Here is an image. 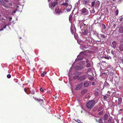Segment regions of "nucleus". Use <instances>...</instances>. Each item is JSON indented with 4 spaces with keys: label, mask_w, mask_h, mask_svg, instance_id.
<instances>
[{
    "label": "nucleus",
    "mask_w": 123,
    "mask_h": 123,
    "mask_svg": "<svg viewBox=\"0 0 123 123\" xmlns=\"http://www.w3.org/2000/svg\"><path fill=\"white\" fill-rule=\"evenodd\" d=\"M95 102L94 100H91L88 102L86 104V106L88 109L92 108L95 105Z\"/></svg>",
    "instance_id": "obj_1"
},
{
    "label": "nucleus",
    "mask_w": 123,
    "mask_h": 123,
    "mask_svg": "<svg viewBox=\"0 0 123 123\" xmlns=\"http://www.w3.org/2000/svg\"><path fill=\"white\" fill-rule=\"evenodd\" d=\"M59 4L60 5L67 6L68 4V0H58Z\"/></svg>",
    "instance_id": "obj_2"
},
{
    "label": "nucleus",
    "mask_w": 123,
    "mask_h": 123,
    "mask_svg": "<svg viewBox=\"0 0 123 123\" xmlns=\"http://www.w3.org/2000/svg\"><path fill=\"white\" fill-rule=\"evenodd\" d=\"M58 0H57L54 2H52L51 3H50L49 4V7L51 9H53L55 5L57 4L58 2Z\"/></svg>",
    "instance_id": "obj_3"
},
{
    "label": "nucleus",
    "mask_w": 123,
    "mask_h": 123,
    "mask_svg": "<svg viewBox=\"0 0 123 123\" xmlns=\"http://www.w3.org/2000/svg\"><path fill=\"white\" fill-rule=\"evenodd\" d=\"M108 116L106 114H105L104 116V117L100 118V123H103L108 119Z\"/></svg>",
    "instance_id": "obj_4"
},
{
    "label": "nucleus",
    "mask_w": 123,
    "mask_h": 123,
    "mask_svg": "<svg viewBox=\"0 0 123 123\" xmlns=\"http://www.w3.org/2000/svg\"><path fill=\"white\" fill-rule=\"evenodd\" d=\"M81 13L83 15H86L89 13L88 10L85 8H82L80 11Z\"/></svg>",
    "instance_id": "obj_5"
},
{
    "label": "nucleus",
    "mask_w": 123,
    "mask_h": 123,
    "mask_svg": "<svg viewBox=\"0 0 123 123\" xmlns=\"http://www.w3.org/2000/svg\"><path fill=\"white\" fill-rule=\"evenodd\" d=\"M101 27V32L104 33H105L106 28L105 24H102L100 26Z\"/></svg>",
    "instance_id": "obj_6"
},
{
    "label": "nucleus",
    "mask_w": 123,
    "mask_h": 123,
    "mask_svg": "<svg viewBox=\"0 0 123 123\" xmlns=\"http://www.w3.org/2000/svg\"><path fill=\"white\" fill-rule=\"evenodd\" d=\"M83 84V82H81L79 84H78L76 86L75 88L76 90H80L82 87Z\"/></svg>",
    "instance_id": "obj_7"
},
{
    "label": "nucleus",
    "mask_w": 123,
    "mask_h": 123,
    "mask_svg": "<svg viewBox=\"0 0 123 123\" xmlns=\"http://www.w3.org/2000/svg\"><path fill=\"white\" fill-rule=\"evenodd\" d=\"M86 75H84L80 77H79V78L78 79V80H84L86 79Z\"/></svg>",
    "instance_id": "obj_8"
},
{
    "label": "nucleus",
    "mask_w": 123,
    "mask_h": 123,
    "mask_svg": "<svg viewBox=\"0 0 123 123\" xmlns=\"http://www.w3.org/2000/svg\"><path fill=\"white\" fill-rule=\"evenodd\" d=\"M117 46V43L115 41L113 42L111 46L113 48H116Z\"/></svg>",
    "instance_id": "obj_9"
},
{
    "label": "nucleus",
    "mask_w": 123,
    "mask_h": 123,
    "mask_svg": "<svg viewBox=\"0 0 123 123\" xmlns=\"http://www.w3.org/2000/svg\"><path fill=\"white\" fill-rule=\"evenodd\" d=\"M66 9L67 11H70L72 8V6L71 5H68L66 6Z\"/></svg>",
    "instance_id": "obj_10"
},
{
    "label": "nucleus",
    "mask_w": 123,
    "mask_h": 123,
    "mask_svg": "<svg viewBox=\"0 0 123 123\" xmlns=\"http://www.w3.org/2000/svg\"><path fill=\"white\" fill-rule=\"evenodd\" d=\"M100 2L98 1H97L95 4V7L96 8H98L99 7Z\"/></svg>",
    "instance_id": "obj_11"
},
{
    "label": "nucleus",
    "mask_w": 123,
    "mask_h": 123,
    "mask_svg": "<svg viewBox=\"0 0 123 123\" xmlns=\"http://www.w3.org/2000/svg\"><path fill=\"white\" fill-rule=\"evenodd\" d=\"M75 68L78 70L82 69L83 68V67L82 66H76L75 67Z\"/></svg>",
    "instance_id": "obj_12"
},
{
    "label": "nucleus",
    "mask_w": 123,
    "mask_h": 123,
    "mask_svg": "<svg viewBox=\"0 0 123 123\" xmlns=\"http://www.w3.org/2000/svg\"><path fill=\"white\" fill-rule=\"evenodd\" d=\"M55 12L56 13H60L61 12V9L59 7H57L55 9Z\"/></svg>",
    "instance_id": "obj_13"
},
{
    "label": "nucleus",
    "mask_w": 123,
    "mask_h": 123,
    "mask_svg": "<svg viewBox=\"0 0 123 123\" xmlns=\"http://www.w3.org/2000/svg\"><path fill=\"white\" fill-rule=\"evenodd\" d=\"M118 31L121 33H123V26H121L119 28Z\"/></svg>",
    "instance_id": "obj_14"
},
{
    "label": "nucleus",
    "mask_w": 123,
    "mask_h": 123,
    "mask_svg": "<svg viewBox=\"0 0 123 123\" xmlns=\"http://www.w3.org/2000/svg\"><path fill=\"white\" fill-rule=\"evenodd\" d=\"M89 85V83L88 82H85L84 84V87H88Z\"/></svg>",
    "instance_id": "obj_15"
},
{
    "label": "nucleus",
    "mask_w": 123,
    "mask_h": 123,
    "mask_svg": "<svg viewBox=\"0 0 123 123\" xmlns=\"http://www.w3.org/2000/svg\"><path fill=\"white\" fill-rule=\"evenodd\" d=\"M112 121H111V118H109L108 120H107L106 121H105L103 123H111V122Z\"/></svg>",
    "instance_id": "obj_16"
},
{
    "label": "nucleus",
    "mask_w": 123,
    "mask_h": 123,
    "mask_svg": "<svg viewBox=\"0 0 123 123\" xmlns=\"http://www.w3.org/2000/svg\"><path fill=\"white\" fill-rule=\"evenodd\" d=\"M87 92V89H85L81 91V93L82 94H84L86 93Z\"/></svg>",
    "instance_id": "obj_17"
},
{
    "label": "nucleus",
    "mask_w": 123,
    "mask_h": 123,
    "mask_svg": "<svg viewBox=\"0 0 123 123\" xmlns=\"http://www.w3.org/2000/svg\"><path fill=\"white\" fill-rule=\"evenodd\" d=\"M73 14L72 13H71L69 16V20L70 22H71V21H72V18L73 17Z\"/></svg>",
    "instance_id": "obj_18"
},
{
    "label": "nucleus",
    "mask_w": 123,
    "mask_h": 123,
    "mask_svg": "<svg viewBox=\"0 0 123 123\" xmlns=\"http://www.w3.org/2000/svg\"><path fill=\"white\" fill-rule=\"evenodd\" d=\"M88 33V30H86L82 32V34L84 35H86Z\"/></svg>",
    "instance_id": "obj_19"
},
{
    "label": "nucleus",
    "mask_w": 123,
    "mask_h": 123,
    "mask_svg": "<svg viewBox=\"0 0 123 123\" xmlns=\"http://www.w3.org/2000/svg\"><path fill=\"white\" fill-rule=\"evenodd\" d=\"M0 3L3 6H4L6 7L5 6V3L3 1L0 0Z\"/></svg>",
    "instance_id": "obj_20"
},
{
    "label": "nucleus",
    "mask_w": 123,
    "mask_h": 123,
    "mask_svg": "<svg viewBox=\"0 0 123 123\" xmlns=\"http://www.w3.org/2000/svg\"><path fill=\"white\" fill-rule=\"evenodd\" d=\"M100 115L101 114H102L104 112H105V110L104 109H103V108L100 106Z\"/></svg>",
    "instance_id": "obj_21"
},
{
    "label": "nucleus",
    "mask_w": 123,
    "mask_h": 123,
    "mask_svg": "<svg viewBox=\"0 0 123 123\" xmlns=\"http://www.w3.org/2000/svg\"><path fill=\"white\" fill-rule=\"evenodd\" d=\"M29 90L30 91V92L32 94H35V90H33L32 91V89H29Z\"/></svg>",
    "instance_id": "obj_22"
},
{
    "label": "nucleus",
    "mask_w": 123,
    "mask_h": 123,
    "mask_svg": "<svg viewBox=\"0 0 123 123\" xmlns=\"http://www.w3.org/2000/svg\"><path fill=\"white\" fill-rule=\"evenodd\" d=\"M89 0H84L83 1V3L85 5H86L87 3H89Z\"/></svg>",
    "instance_id": "obj_23"
},
{
    "label": "nucleus",
    "mask_w": 123,
    "mask_h": 123,
    "mask_svg": "<svg viewBox=\"0 0 123 123\" xmlns=\"http://www.w3.org/2000/svg\"><path fill=\"white\" fill-rule=\"evenodd\" d=\"M104 86L107 87H109V84L106 82L104 83Z\"/></svg>",
    "instance_id": "obj_24"
},
{
    "label": "nucleus",
    "mask_w": 123,
    "mask_h": 123,
    "mask_svg": "<svg viewBox=\"0 0 123 123\" xmlns=\"http://www.w3.org/2000/svg\"><path fill=\"white\" fill-rule=\"evenodd\" d=\"M47 73V72H44L43 73L41 74V76L42 77H43L45 76V75Z\"/></svg>",
    "instance_id": "obj_25"
},
{
    "label": "nucleus",
    "mask_w": 123,
    "mask_h": 123,
    "mask_svg": "<svg viewBox=\"0 0 123 123\" xmlns=\"http://www.w3.org/2000/svg\"><path fill=\"white\" fill-rule=\"evenodd\" d=\"M122 99L121 98H118V105L122 103Z\"/></svg>",
    "instance_id": "obj_26"
},
{
    "label": "nucleus",
    "mask_w": 123,
    "mask_h": 123,
    "mask_svg": "<svg viewBox=\"0 0 123 123\" xmlns=\"http://www.w3.org/2000/svg\"><path fill=\"white\" fill-rule=\"evenodd\" d=\"M40 91L43 92L44 90L46 91V90L44 88H43L41 87L40 88Z\"/></svg>",
    "instance_id": "obj_27"
},
{
    "label": "nucleus",
    "mask_w": 123,
    "mask_h": 123,
    "mask_svg": "<svg viewBox=\"0 0 123 123\" xmlns=\"http://www.w3.org/2000/svg\"><path fill=\"white\" fill-rule=\"evenodd\" d=\"M96 120L97 122H99L100 123V118L98 117L96 119Z\"/></svg>",
    "instance_id": "obj_28"
},
{
    "label": "nucleus",
    "mask_w": 123,
    "mask_h": 123,
    "mask_svg": "<svg viewBox=\"0 0 123 123\" xmlns=\"http://www.w3.org/2000/svg\"><path fill=\"white\" fill-rule=\"evenodd\" d=\"M79 76L78 75L75 76L73 77V80H75L77 78H79Z\"/></svg>",
    "instance_id": "obj_29"
},
{
    "label": "nucleus",
    "mask_w": 123,
    "mask_h": 123,
    "mask_svg": "<svg viewBox=\"0 0 123 123\" xmlns=\"http://www.w3.org/2000/svg\"><path fill=\"white\" fill-rule=\"evenodd\" d=\"M100 36H101V37H103L104 38H106V35L105 36L104 34H100Z\"/></svg>",
    "instance_id": "obj_30"
},
{
    "label": "nucleus",
    "mask_w": 123,
    "mask_h": 123,
    "mask_svg": "<svg viewBox=\"0 0 123 123\" xmlns=\"http://www.w3.org/2000/svg\"><path fill=\"white\" fill-rule=\"evenodd\" d=\"M95 1H94L92 2L91 3V5L92 6V7H94L95 5Z\"/></svg>",
    "instance_id": "obj_31"
},
{
    "label": "nucleus",
    "mask_w": 123,
    "mask_h": 123,
    "mask_svg": "<svg viewBox=\"0 0 123 123\" xmlns=\"http://www.w3.org/2000/svg\"><path fill=\"white\" fill-rule=\"evenodd\" d=\"M119 48L120 50L122 51L123 49V46L122 45H120L119 47Z\"/></svg>",
    "instance_id": "obj_32"
},
{
    "label": "nucleus",
    "mask_w": 123,
    "mask_h": 123,
    "mask_svg": "<svg viewBox=\"0 0 123 123\" xmlns=\"http://www.w3.org/2000/svg\"><path fill=\"white\" fill-rule=\"evenodd\" d=\"M89 79L91 80H93L94 79V77H89Z\"/></svg>",
    "instance_id": "obj_33"
},
{
    "label": "nucleus",
    "mask_w": 123,
    "mask_h": 123,
    "mask_svg": "<svg viewBox=\"0 0 123 123\" xmlns=\"http://www.w3.org/2000/svg\"><path fill=\"white\" fill-rule=\"evenodd\" d=\"M98 92L97 91H96L95 93V95L96 96H98Z\"/></svg>",
    "instance_id": "obj_34"
},
{
    "label": "nucleus",
    "mask_w": 123,
    "mask_h": 123,
    "mask_svg": "<svg viewBox=\"0 0 123 123\" xmlns=\"http://www.w3.org/2000/svg\"><path fill=\"white\" fill-rule=\"evenodd\" d=\"M105 52L104 50L103 51H102L101 52V54L103 55H105Z\"/></svg>",
    "instance_id": "obj_35"
},
{
    "label": "nucleus",
    "mask_w": 123,
    "mask_h": 123,
    "mask_svg": "<svg viewBox=\"0 0 123 123\" xmlns=\"http://www.w3.org/2000/svg\"><path fill=\"white\" fill-rule=\"evenodd\" d=\"M75 121L78 122V123H83L81 122L79 120H75Z\"/></svg>",
    "instance_id": "obj_36"
},
{
    "label": "nucleus",
    "mask_w": 123,
    "mask_h": 123,
    "mask_svg": "<svg viewBox=\"0 0 123 123\" xmlns=\"http://www.w3.org/2000/svg\"><path fill=\"white\" fill-rule=\"evenodd\" d=\"M7 77L8 78H10L11 77V75L10 74H8L7 75Z\"/></svg>",
    "instance_id": "obj_37"
},
{
    "label": "nucleus",
    "mask_w": 123,
    "mask_h": 123,
    "mask_svg": "<svg viewBox=\"0 0 123 123\" xmlns=\"http://www.w3.org/2000/svg\"><path fill=\"white\" fill-rule=\"evenodd\" d=\"M90 63H88L86 65V67L87 68H88L90 67Z\"/></svg>",
    "instance_id": "obj_38"
},
{
    "label": "nucleus",
    "mask_w": 123,
    "mask_h": 123,
    "mask_svg": "<svg viewBox=\"0 0 123 123\" xmlns=\"http://www.w3.org/2000/svg\"><path fill=\"white\" fill-rule=\"evenodd\" d=\"M118 13V11L117 10L115 12V14L116 15H117Z\"/></svg>",
    "instance_id": "obj_39"
},
{
    "label": "nucleus",
    "mask_w": 123,
    "mask_h": 123,
    "mask_svg": "<svg viewBox=\"0 0 123 123\" xmlns=\"http://www.w3.org/2000/svg\"><path fill=\"white\" fill-rule=\"evenodd\" d=\"M37 101L40 102H43V99H38L37 100Z\"/></svg>",
    "instance_id": "obj_40"
},
{
    "label": "nucleus",
    "mask_w": 123,
    "mask_h": 123,
    "mask_svg": "<svg viewBox=\"0 0 123 123\" xmlns=\"http://www.w3.org/2000/svg\"><path fill=\"white\" fill-rule=\"evenodd\" d=\"M104 57L105 58V59H106L108 60H109V57L107 56H104Z\"/></svg>",
    "instance_id": "obj_41"
},
{
    "label": "nucleus",
    "mask_w": 123,
    "mask_h": 123,
    "mask_svg": "<svg viewBox=\"0 0 123 123\" xmlns=\"http://www.w3.org/2000/svg\"><path fill=\"white\" fill-rule=\"evenodd\" d=\"M123 19V18L122 17H121L120 18V20L121 21Z\"/></svg>",
    "instance_id": "obj_42"
},
{
    "label": "nucleus",
    "mask_w": 123,
    "mask_h": 123,
    "mask_svg": "<svg viewBox=\"0 0 123 123\" xmlns=\"http://www.w3.org/2000/svg\"><path fill=\"white\" fill-rule=\"evenodd\" d=\"M103 98L105 99H106L107 98V96H103Z\"/></svg>",
    "instance_id": "obj_43"
},
{
    "label": "nucleus",
    "mask_w": 123,
    "mask_h": 123,
    "mask_svg": "<svg viewBox=\"0 0 123 123\" xmlns=\"http://www.w3.org/2000/svg\"><path fill=\"white\" fill-rule=\"evenodd\" d=\"M116 24H114L113 25V27H114V28H115V27L116 26Z\"/></svg>",
    "instance_id": "obj_44"
},
{
    "label": "nucleus",
    "mask_w": 123,
    "mask_h": 123,
    "mask_svg": "<svg viewBox=\"0 0 123 123\" xmlns=\"http://www.w3.org/2000/svg\"><path fill=\"white\" fill-rule=\"evenodd\" d=\"M27 90L26 89H24V91H25V92L27 93Z\"/></svg>",
    "instance_id": "obj_45"
},
{
    "label": "nucleus",
    "mask_w": 123,
    "mask_h": 123,
    "mask_svg": "<svg viewBox=\"0 0 123 123\" xmlns=\"http://www.w3.org/2000/svg\"><path fill=\"white\" fill-rule=\"evenodd\" d=\"M17 9H16V10L15 11H13V13H16V11H17Z\"/></svg>",
    "instance_id": "obj_46"
},
{
    "label": "nucleus",
    "mask_w": 123,
    "mask_h": 123,
    "mask_svg": "<svg viewBox=\"0 0 123 123\" xmlns=\"http://www.w3.org/2000/svg\"><path fill=\"white\" fill-rule=\"evenodd\" d=\"M77 74H78L80 75L81 74V73L80 72H78Z\"/></svg>",
    "instance_id": "obj_47"
},
{
    "label": "nucleus",
    "mask_w": 123,
    "mask_h": 123,
    "mask_svg": "<svg viewBox=\"0 0 123 123\" xmlns=\"http://www.w3.org/2000/svg\"><path fill=\"white\" fill-rule=\"evenodd\" d=\"M48 1L49 2H52L53 1V0H48Z\"/></svg>",
    "instance_id": "obj_48"
},
{
    "label": "nucleus",
    "mask_w": 123,
    "mask_h": 123,
    "mask_svg": "<svg viewBox=\"0 0 123 123\" xmlns=\"http://www.w3.org/2000/svg\"><path fill=\"white\" fill-rule=\"evenodd\" d=\"M94 84H95V82H93L92 83V85H93Z\"/></svg>",
    "instance_id": "obj_49"
},
{
    "label": "nucleus",
    "mask_w": 123,
    "mask_h": 123,
    "mask_svg": "<svg viewBox=\"0 0 123 123\" xmlns=\"http://www.w3.org/2000/svg\"><path fill=\"white\" fill-rule=\"evenodd\" d=\"M111 123H114V122L113 121H112Z\"/></svg>",
    "instance_id": "obj_50"
},
{
    "label": "nucleus",
    "mask_w": 123,
    "mask_h": 123,
    "mask_svg": "<svg viewBox=\"0 0 123 123\" xmlns=\"http://www.w3.org/2000/svg\"><path fill=\"white\" fill-rule=\"evenodd\" d=\"M6 25H5L4 27H3V28H6Z\"/></svg>",
    "instance_id": "obj_51"
},
{
    "label": "nucleus",
    "mask_w": 123,
    "mask_h": 123,
    "mask_svg": "<svg viewBox=\"0 0 123 123\" xmlns=\"http://www.w3.org/2000/svg\"><path fill=\"white\" fill-rule=\"evenodd\" d=\"M111 53L113 54H114V52L113 51H111Z\"/></svg>",
    "instance_id": "obj_52"
},
{
    "label": "nucleus",
    "mask_w": 123,
    "mask_h": 123,
    "mask_svg": "<svg viewBox=\"0 0 123 123\" xmlns=\"http://www.w3.org/2000/svg\"><path fill=\"white\" fill-rule=\"evenodd\" d=\"M83 53H84V52H80V53L81 54H82Z\"/></svg>",
    "instance_id": "obj_53"
},
{
    "label": "nucleus",
    "mask_w": 123,
    "mask_h": 123,
    "mask_svg": "<svg viewBox=\"0 0 123 123\" xmlns=\"http://www.w3.org/2000/svg\"><path fill=\"white\" fill-rule=\"evenodd\" d=\"M3 28H2L0 30V31H3Z\"/></svg>",
    "instance_id": "obj_54"
},
{
    "label": "nucleus",
    "mask_w": 123,
    "mask_h": 123,
    "mask_svg": "<svg viewBox=\"0 0 123 123\" xmlns=\"http://www.w3.org/2000/svg\"><path fill=\"white\" fill-rule=\"evenodd\" d=\"M89 62V60H88V59H87V60H86V62L87 63H88V62Z\"/></svg>",
    "instance_id": "obj_55"
},
{
    "label": "nucleus",
    "mask_w": 123,
    "mask_h": 123,
    "mask_svg": "<svg viewBox=\"0 0 123 123\" xmlns=\"http://www.w3.org/2000/svg\"><path fill=\"white\" fill-rule=\"evenodd\" d=\"M117 102V100H115V102L116 103Z\"/></svg>",
    "instance_id": "obj_56"
},
{
    "label": "nucleus",
    "mask_w": 123,
    "mask_h": 123,
    "mask_svg": "<svg viewBox=\"0 0 123 123\" xmlns=\"http://www.w3.org/2000/svg\"><path fill=\"white\" fill-rule=\"evenodd\" d=\"M122 111V109H120L119 110V111Z\"/></svg>",
    "instance_id": "obj_57"
},
{
    "label": "nucleus",
    "mask_w": 123,
    "mask_h": 123,
    "mask_svg": "<svg viewBox=\"0 0 123 123\" xmlns=\"http://www.w3.org/2000/svg\"><path fill=\"white\" fill-rule=\"evenodd\" d=\"M88 70H91V69H90V68H89V69H88Z\"/></svg>",
    "instance_id": "obj_58"
},
{
    "label": "nucleus",
    "mask_w": 123,
    "mask_h": 123,
    "mask_svg": "<svg viewBox=\"0 0 123 123\" xmlns=\"http://www.w3.org/2000/svg\"><path fill=\"white\" fill-rule=\"evenodd\" d=\"M122 61L123 62V58L122 59Z\"/></svg>",
    "instance_id": "obj_59"
},
{
    "label": "nucleus",
    "mask_w": 123,
    "mask_h": 123,
    "mask_svg": "<svg viewBox=\"0 0 123 123\" xmlns=\"http://www.w3.org/2000/svg\"><path fill=\"white\" fill-rule=\"evenodd\" d=\"M17 8H18L19 7V6H17Z\"/></svg>",
    "instance_id": "obj_60"
},
{
    "label": "nucleus",
    "mask_w": 123,
    "mask_h": 123,
    "mask_svg": "<svg viewBox=\"0 0 123 123\" xmlns=\"http://www.w3.org/2000/svg\"><path fill=\"white\" fill-rule=\"evenodd\" d=\"M102 49H103V50H104L103 48H101V50H100V51H101V50H102Z\"/></svg>",
    "instance_id": "obj_61"
},
{
    "label": "nucleus",
    "mask_w": 123,
    "mask_h": 123,
    "mask_svg": "<svg viewBox=\"0 0 123 123\" xmlns=\"http://www.w3.org/2000/svg\"><path fill=\"white\" fill-rule=\"evenodd\" d=\"M98 114H100V112H99L98 113Z\"/></svg>",
    "instance_id": "obj_62"
},
{
    "label": "nucleus",
    "mask_w": 123,
    "mask_h": 123,
    "mask_svg": "<svg viewBox=\"0 0 123 123\" xmlns=\"http://www.w3.org/2000/svg\"><path fill=\"white\" fill-rule=\"evenodd\" d=\"M117 123H119L118 122H117Z\"/></svg>",
    "instance_id": "obj_63"
},
{
    "label": "nucleus",
    "mask_w": 123,
    "mask_h": 123,
    "mask_svg": "<svg viewBox=\"0 0 123 123\" xmlns=\"http://www.w3.org/2000/svg\"><path fill=\"white\" fill-rule=\"evenodd\" d=\"M96 90H98V89H96Z\"/></svg>",
    "instance_id": "obj_64"
}]
</instances>
